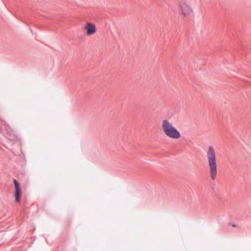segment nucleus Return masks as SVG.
<instances>
[{
  "instance_id": "1",
  "label": "nucleus",
  "mask_w": 251,
  "mask_h": 251,
  "mask_svg": "<svg viewBox=\"0 0 251 251\" xmlns=\"http://www.w3.org/2000/svg\"><path fill=\"white\" fill-rule=\"evenodd\" d=\"M206 158L210 178L214 180L216 179L218 174L217 157L216 150L212 145L209 146L207 148Z\"/></svg>"
},
{
  "instance_id": "2",
  "label": "nucleus",
  "mask_w": 251,
  "mask_h": 251,
  "mask_svg": "<svg viewBox=\"0 0 251 251\" xmlns=\"http://www.w3.org/2000/svg\"><path fill=\"white\" fill-rule=\"evenodd\" d=\"M161 127L163 133L168 137L173 139H178L181 137V133L170 120L163 119L161 122Z\"/></svg>"
},
{
  "instance_id": "3",
  "label": "nucleus",
  "mask_w": 251,
  "mask_h": 251,
  "mask_svg": "<svg viewBox=\"0 0 251 251\" xmlns=\"http://www.w3.org/2000/svg\"><path fill=\"white\" fill-rule=\"evenodd\" d=\"M179 13L182 17L190 16L193 13L192 8L189 2L186 0H182L179 2Z\"/></svg>"
},
{
  "instance_id": "4",
  "label": "nucleus",
  "mask_w": 251,
  "mask_h": 251,
  "mask_svg": "<svg viewBox=\"0 0 251 251\" xmlns=\"http://www.w3.org/2000/svg\"><path fill=\"white\" fill-rule=\"evenodd\" d=\"M83 30L87 36H90L95 35L97 32L95 24L92 22H87L83 27Z\"/></svg>"
},
{
  "instance_id": "5",
  "label": "nucleus",
  "mask_w": 251,
  "mask_h": 251,
  "mask_svg": "<svg viewBox=\"0 0 251 251\" xmlns=\"http://www.w3.org/2000/svg\"><path fill=\"white\" fill-rule=\"evenodd\" d=\"M15 200L16 202H19L21 195V188H19L15 189Z\"/></svg>"
},
{
  "instance_id": "6",
  "label": "nucleus",
  "mask_w": 251,
  "mask_h": 251,
  "mask_svg": "<svg viewBox=\"0 0 251 251\" xmlns=\"http://www.w3.org/2000/svg\"><path fill=\"white\" fill-rule=\"evenodd\" d=\"M14 182L15 189L20 188L19 183L16 179H14Z\"/></svg>"
},
{
  "instance_id": "7",
  "label": "nucleus",
  "mask_w": 251,
  "mask_h": 251,
  "mask_svg": "<svg viewBox=\"0 0 251 251\" xmlns=\"http://www.w3.org/2000/svg\"><path fill=\"white\" fill-rule=\"evenodd\" d=\"M232 226H233V227H235V225H233Z\"/></svg>"
}]
</instances>
